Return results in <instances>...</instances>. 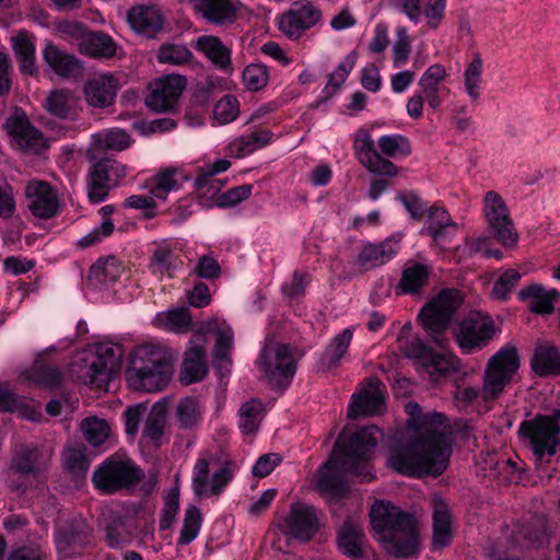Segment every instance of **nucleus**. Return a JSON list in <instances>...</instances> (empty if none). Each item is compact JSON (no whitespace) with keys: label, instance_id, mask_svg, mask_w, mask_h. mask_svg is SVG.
<instances>
[{"label":"nucleus","instance_id":"09e8293b","mask_svg":"<svg viewBox=\"0 0 560 560\" xmlns=\"http://www.w3.org/2000/svg\"><path fill=\"white\" fill-rule=\"evenodd\" d=\"M165 425V407L163 405L155 404L144 422L142 435L149 442L159 445L164 435Z\"/></svg>","mask_w":560,"mask_h":560},{"label":"nucleus","instance_id":"f03ea898","mask_svg":"<svg viewBox=\"0 0 560 560\" xmlns=\"http://www.w3.org/2000/svg\"><path fill=\"white\" fill-rule=\"evenodd\" d=\"M382 435L376 425L361 428L352 434L341 433L328 462L319 469L317 488L320 492L339 498L347 492L345 474H353L370 481L371 454Z\"/></svg>","mask_w":560,"mask_h":560},{"label":"nucleus","instance_id":"f257e3e1","mask_svg":"<svg viewBox=\"0 0 560 560\" xmlns=\"http://www.w3.org/2000/svg\"><path fill=\"white\" fill-rule=\"evenodd\" d=\"M409 440L390 450L387 465L395 471L409 476L441 475L447 467L451 444L445 433V416L440 412L422 413L418 402H409Z\"/></svg>","mask_w":560,"mask_h":560},{"label":"nucleus","instance_id":"37998d69","mask_svg":"<svg viewBox=\"0 0 560 560\" xmlns=\"http://www.w3.org/2000/svg\"><path fill=\"white\" fill-rule=\"evenodd\" d=\"M192 324L189 311L185 307L158 313L154 325L173 332H186Z\"/></svg>","mask_w":560,"mask_h":560},{"label":"nucleus","instance_id":"0eeeda50","mask_svg":"<svg viewBox=\"0 0 560 560\" xmlns=\"http://www.w3.org/2000/svg\"><path fill=\"white\" fill-rule=\"evenodd\" d=\"M462 302L463 296L458 290L445 289L421 308L419 322L436 346L444 348L448 345L445 332Z\"/></svg>","mask_w":560,"mask_h":560},{"label":"nucleus","instance_id":"2f4dec72","mask_svg":"<svg viewBox=\"0 0 560 560\" xmlns=\"http://www.w3.org/2000/svg\"><path fill=\"white\" fill-rule=\"evenodd\" d=\"M533 371L539 376L560 374V353L550 343H538L530 360Z\"/></svg>","mask_w":560,"mask_h":560},{"label":"nucleus","instance_id":"20e7f679","mask_svg":"<svg viewBox=\"0 0 560 560\" xmlns=\"http://www.w3.org/2000/svg\"><path fill=\"white\" fill-rule=\"evenodd\" d=\"M521 365L516 347L508 345L491 355L482 375V387L456 386L453 397L462 406L474 402L479 396L488 404L497 400L511 384Z\"/></svg>","mask_w":560,"mask_h":560},{"label":"nucleus","instance_id":"bf43d9fd","mask_svg":"<svg viewBox=\"0 0 560 560\" xmlns=\"http://www.w3.org/2000/svg\"><path fill=\"white\" fill-rule=\"evenodd\" d=\"M202 516L197 506H189L185 512L184 524L179 533L178 545L190 544L198 535Z\"/></svg>","mask_w":560,"mask_h":560},{"label":"nucleus","instance_id":"5fc2aeb1","mask_svg":"<svg viewBox=\"0 0 560 560\" xmlns=\"http://www.w3.org/2000/svg\"><path fill=\"white\" fill-rule=\"evenodd\" d=\"M156 58L161 63L183 66L192 59V54L185 45L165 43L160 47Z\"/></svg>","mask_w":560,"mask_h":560},{"label":"nucleus","instance_id":"864d4df0","mask_svg":"<svg viewBox=\"0 0 560 560\" xmlns=\"http://www.w3.org/2000/svg\"><path fill=\"white\" fill-rule=\"evenodd\" d=\"M62 462L65 468L75 476L85 475L90 467L83 445L67 447L62 453Z\"/></svg>","mask_w":560,"mask_h":560},{"label":"nucleus","instance_id":"13d9d810","mask_svg":"<svg viewBox=\"0 0 560 560\" xmlns=\"http://www.w3.org/2000/svg\"><path fill=\"white\" fill-rule=\"evenodd\" d=\"M175 254L167 245H159L152 253L150 269L154 275H171L175 268Z\"/></svg>","mask_w":560,"mask_h":560},{"label":"nucleus","instance_id":"6ab92c4d","mask_svg":"<svg viewBox=\"0 0 560 560\" xmlns=\"http://www.w3.org/2000/svg\"><path fill=\"white\" fill-rule=\"evenodd\" d=\"M319 529L317 512L314 506L298 502L291 505L290 513L283 520V533L300 541H308Z\"/></svg>","mask_w":560,"mask_h":560},{"label":"nucleus","instance_id":"f3484780","mask_svg":"<svg viewBox=\"0 0 560 560\" xmlns=\"http://www.w3.org/2000/svg\"><path fill=\"white\" fill-rule=\"evenodd\" d=\"M353 151L361 165L369 172L388 177L397 175V167L375 150L369 130L364 128L357 130L353 138Z\"/></svg>","mask_w":560,"mask_h":560},{"label":"nucleus","instance_id":"4c0bfd02","mask_svg":"<svg viewBox=\"0 0 560 560\" xmlns=\"http://www.w3.org/2000/svg\"><path fill=\"white\" fill-rule=\"evenodd\" d=\"M271 138L272 132L269 130H255L235 138L228 145V151L230 155L241 159L268 144Z\"/></svg>","mask_w":560,"mask_h":560},{"label":"nucleus","instance_id":"69168bd1","mask_svg":"<svg viewBox=\"0 0 560 560\" xmlns=\"http://www.w3.org/2000/svg\"><path fill=\"white\" fill-rule=\"evenodd\" d=\"M358 54L355 50L349 52L338 67L330 73L326 89L331 88L332 91L338 90L347 80L349 73L355 66Z\"/></svg>","mask_w":560,"mask_h":560},{"label":"nucleus","instance_id":"9d476101","mask_svg":"<svg viewBox=\"0 0 560 560\" xmlns=\"http://www.w3.org/2000/svg\"><path fill=\"white\" fill-rule=\"evenodd\" d=\"M497 334L491 316L471 312L455 328L454 338L464 354H472L486 348Z\"/></svg>","mask_w":560,"mask_h":560},{"label":"nucleus","instance_id":"ddd939ff","mask_svg":"<svg viewBox=\"0 0 560 560\" xmlns=\"http://www.w3.org/2000/svg\"><path fill=\"white\" fill-rule=\"evenodd\" d=\"M482 212L489 231L503 246L514 245L518 234L510 217L509 208L503 198L494 190L483 197Z\"/></svg>","mask_w":560,"mask_h":560},{"label":"nucleus","instance_id":"dca6fc26","mask_svg":"<svg viewBox=\"0 0 560 560\" xmlns=\"http://www.w3.org/2000/svg\"><path fill=\"white\" fill-rule=\"evenodd\" d=\"M186 84V78L180 74H167L154 80L150 84L151 91L145 97V105L158 113L173 110Z\"/></svg>","mask_w":560,"mask_h":560},{"label":"nucleus","instance_id":"393cba45","mask_svg":"<svg viewBox=\"0 0 560 560\" xmlns=\"http://www.w3.org/2000/svg\"><path fill=\"white\" fill-rule=\"evenodd\" d=\"M399 249L397 241L387 238L378 244H366L355 258L360 271H369L388 262Z\"/></svg>","mask_w":560,"mask_h":560},{"label":"nucleus","instance_id":"58836bf2","mask_svg":"<svg viewBox=\"0 0 560 560\" xmlns=\"http://www.w3.org/2000/svg\"><path fill=\"white\" fill-rule=\"evenodd\" d=\"M430 270L427 265L410 261L406 265L397 290L404 294L419 293L428 283Z\"/></svg>","mask_w":560,"mask_h":560},{"label":"nucleus","instance_id":"aec40b11","mask_svg":"<svg viewBox=\"0 0 560 560\" xmlns=\"http://www.w3.org/2000/svg\"><path fill=\"white\" fill-rule=\"evenodd\" d=\"M384 405L382 382L376 377H370L360 392L352 395L348 417L378 415L383 411Z\"/></svg>","mask_w":560,"mask_h":560},{"label":"nucleus","instance_id":"e433bc0d","mask_svg":"<svg viewBox=\"0 0 560 560\" xmlns=\"http://www.w3.org/2000/svg\"><path fill=\"white\" fill-rule=\"evenodd\" d=\"M462 368L460 360L451 352L433 353L423 361L420 371L429 374L432 381H439L441 377L447 376L453 372H458Z\"/></svg>","mask_w":560,"mask_h":560},{"label":"nucleus","instance_id":"cd10ccee","mask_svg":"<svg viewBox=\"0 0 560 560\" xmlns=\"http://www.w3.org/2000/svg\"><path fill=\"white\" fill-rule=\"evenodd\" d=\"M433 509V546L443 549L452 540V517L450 508L443 498L435 495L432 499Z\"/></svg>","mask_w":560,"mask_h":560},{"label":"nucleus","instance_id":"7ed1b4c3","mask_svg":"<svg viewBox=\"0 0 560 560\" xmlns=\"http://www.w3.org/2000/svg\"><path fill=\"white\" fill-rule=\"evenodd\" d=\"M371 525L383 549L396 558H412L419 553L417 520L388 501L372 505Z\"/></svg>","mask_w":560,"mask_h":560},{"label":"nucleus","instance_id":"a878e982","mask_svg":"<svg viewBox=\"0 0 560 560\" xmlns=\"http://www.w3.org/2000/svg\"><path fill=\"white\" fill-rule=\"evenodd\" d=\"M127 21L135 32L147 37H153L164 25L162 12L155 5L132 7L127 13Z\"/></svg>","mask_w":560,"mask_h":560},{"label":"nucleus","instance_id":"c9c22d12","mask_svg":"<svg viewBox=\"0 0 560 560\" xmlns=\"http://www.w3.org/2000/svg\"><path fill=\"white\" fill-rule=\"evenodd\" d=\"M79 49L93 58H110L116 54L117 46L109 35L94 32L82 37Z\"/></svg>","mask_w":560,"mask_h":560},{"label":"nucleus","instance_id":"de8ad7c7","mask_svg":"<svg viewBox=\"0 0 560 560\" xmlns=\"http://www.w3.org/2000/svg\"><path fill=\"white\" fill-rule=\"evenodd\" d=\"M12 47L20 62V69L24 74L36 72L35 46L25 33H19L12 38Z\"/></svg>","mask_w":560,"mask_h":560},{"label":"nucleus","instance_id":"c85d7f7f","mask_svg":"<svg viewBox=\"0 0 560 560\" xmlns=\"http://www.w3.org/2000/svg\"><path fill=\"white\" fill-rule=\"evenodd\" d=\"M187 177L179 167H165L153 175L149 182V192L155 199L165 201L171 191L177 190Z\"/></svg>","mask_w":560,"mask_h":560},{"label":"nucleus","instance_id":"ea45409f","mask_svg":"<svg viewBox=\"0 0 560 560\" xmlns=\"http://www.w3.org/2000/svg\"><path fill=\"white\" fill-rule=\"evenodd\" d=\"M0 410L19 413L22 418L36 421L40 412L33 401L15 396L7 386L0 385Z\"/></svg>","mask_w":560,"mask_h":560},{"label":"nucleus","instance_id":"774afa93","mask_svg":"<svg viewBox=\"0 0 560 560\" xmlns=\"http://www.w3.org/2000/svg\"><path fill=\"white\" fill-rule=\"evenodd\" d=\"M522 534L533 545L542 546L548 542L547 523L540 517L533 518L526 524L522 528Z\"/></svg>","mask_w":560,"mask_h":560},{"label":"nucleus","instance_id":"f8f14e48","mask_svg":"<svg viewBox=\"0 0 560 560\" xmlns=\"http://www.w3.org/2000/svg\"><path fill=\"white\" fill-rule=\"evenodd\" d=\"M126 176V166L117 160L103 158L89 170L86 188L92 203L103 202L109 190L117 187Z\"/></svg>","mask_w":560,"mask_h":560},{"label":"nucleus","instance_id":"f704fd0d","mask_svg":"<svg viewBox=\"0 0 560 560\" xmlns=\"http://www.w3.org/2000/svg\"><path fill=\"white\" fill-rule=\"evenodd\" d=\"M201 419L202 408L195 397H183L174 407V422L182 430H194Z\"/></svg>","mask_w":560,"mask_h":560},{"label":"nucleus","instance_id":"a18cd8bd","mask_svg":"<svg viewBox=\"0 0 560 560\" xmlns=\"http://www.w3.org/2000/svg\"><path fill=\"white\" fill-rule=\"evenodd\" d=\"M479 466L488 478L504 476L505 479L511 480L516 471V463L510 458H502L497 453H487L481 457Z\"/></svg>","mask_w":560,"mask_h":560},{"label":"nucleus","instance_id":"8fccbe9b","mask_svg":"<svg viewBox=\"0 0 560 560\" xmlns=\"http://www.w3.org/2000/svg\"><path fill=\"white\" fill-rule=\"evenodd\" d=\"M80 430L88 443L94 447L104 444L110 433L108 422L97 417L83 419L80 424Z\"/></svg>","mask_w":560,"mask_h":560},{"label":"nucleus","instance_id":"c03bdc74","mask_svg":"<svg viewBox=\"0 0 560 560\" xmlns=\"http://www.w3.org/2000/svg\"><path fill=\"white\" fill-rule=\"evenodd\" d=\"M363 532L361 526L353 522H346L338 533L339 549L353 558L362 555Z\"/></svg>","mask_w":560,"mask_h":560},{"label":"nucleus","instance_id":"1a4fd4ad","mask_svg":"<svg viewBox=\"0 0 560 560\" xmlns=\"http://www.w3.org/2000/svg\"><path fill=\"white\" fill-rule=\"evenodd\" d=\"M257 366L270 386L277 389L287 388L296 371V362L291 348L273 339L266 341Z\"/></svg>","mask_w":560,"mask_h":560},{"label":"nucleus","instance_id":"b1692460","mask_svg":"<svg viewBox=\"0 0 560 560\" xmlns=\"http://www.w3.org/2000/svg\"><path fill=\"white\" fill-rule=\"evenodd\" d=\"M196 12L209 24L225 26L237 18V3L234 0H195Z\"/></svg>","mask_w":560,"mask_h":560},{"label":"nucleus","instance_id":"79ce46f5","mask_svg":"<svg viewBox=\"0 0 560 560\" xmlns=\"http://www.w3.org/2000/svg\"><path fill=\"white\" fill-rule=\"evenodd\" d=\"M520 299L530 300L529 308L537 314H549L553 311V299L558 296L556 290L546 292L542 287L532 284L518 292Z\"/></svg>","mask_w":560,"mask_h":560},{"label":"nucleus","instance_id":"49530a36","mask_svg":"<svg viewBox=\"0 0 560 560\" xmlns=\"http://www.w3.org/2000/svg\"><path fill=\"white\" fill-rule=\"evenodd\" d=\"M352 336V330L347 328L332 338L320 358L324 368L331 369L339 364L348 351Z\"/></svg>","mask_w":560,"mask_h":560},{"label":"nucleus","instance_id":"39448f33","mask_svg":"<svg viewBox=\"0 0 560 560\" xmlns=\"http://www.w3.org/2000/svg\"><path fill=\"white\" fill-rule=\"evenodd\" d=\"M172 375L173 365L167 352L153 345L136 348L126 371L131 388L149 393L163 390Z\"/></svg>","mask_w":560,"mask_h":560},{"label":"nucleus","instance_id":"bb28decb","mask_svg":"<svg viewBox=\"0 0 560 560\" xmlns=\"http://www.w3.org/2000/svg\"><path fill=\"white\" fill-rule=\"evenodd\" d=\"M195 48L219 70L232 72V50L218 36L202 35L195 40Z\"/></svg>","mask_w":560,"mask_h":560},{"label":"nucleus","instance_id":"0e129e2a","mask_svg":"<svg viewBox=\"0 0 560 560\" xmlns=\"http://www.w3.org/2000/svg\"><path fill=\"white\" fill-rule=\"evenodd\" d=\"M240 114V103L234 95L222 96L213 107V118L220 124L232 122Z\"/></svg>","mask_w":560,"mask_h":560},{"label":"nucleus","instance_id":"72a5a7b5","mask_svg":"<svg viewBox=\"0 0 560 560\" xmlns=\"http://www.w3.org/2000/svg\"><path fill=\"white\" fill-rule=\"evenodd\" d=\"M427 232L435 243H444L448 235L457 231V224L453 221L450 213L439 207H431L428 210Z\"/></svg>","mask_w":560,"mask_h":560},{"label":"nucleus","instance_id":"423d86ee","mask_svg":"<svg viewBox=\"0 0 560 560\" xmlns=\"http://www.w3.org/2000/svg\"><path fill=\"white\" fill-rule=\"evenodd\" d=\"M122 349L113 343H98L84 354L78 366V378L96 389H105L120 371Z\"/></svg>","mask_w":560,"mask_h":560},{"label":"nucleus","instance_id":"2eb2a0df","mask_svg":"<svg viewBox=\"0 0 560 560\" xmlns=\"http://www.w3.org/2000/svg\"><path fill=\"white\" fill-rule=\"evenodd\" d=\"M233 478L229 464L210 474V459L198 458L192 469V490L198 498L218 497Z\"/></svg>","mask_w":560,"mask_h":560},{"label":"nucleus","instance_id":"412c9836","mask_svg":"<svg viewBox=\"0 0 560 560\" xmlns=\"http://www.w3.org/2000/svg\"><path fill=\"white\" fill-rule=\"evenodd\" d=\"M30 211L38 218L48 219L58 211V197L49 183L32 179L25 187Z\"/></svg>","mask_w":560,"mask_h":560},{"label":"nucleus","instance_id":"473e14b6","mask_svg":"<svg viewBox=\"0 0 560 560\" xmlns=\"http://www.w3.org/2000/svg\"><path fill=\"white\" fill-rule=\"evenodd\" d=\"M43 56L47 65L60 77H77L82 70L80 61L73 55L54 45H47Z\"/></svg>","mask_w":560,"mask_h":560},{"label":"nucleus","instance_id":"6e6d98bb","mask_svg":"<svg viewBox=\"0 0 560 560\" xmlns=\"http://www.w3.org/2000/svg\"><path fill=\"white\" fill-rule=\"evenodd\" d=\"M96 147L100 149H108L122 151L130 144L129 135L122 129H109L93 136Z\"/></svg>","mask_w":560,"mask_h":560},{"label":"nucleus","instance_id":"680f3d73","mask_svg":"<svg viewBox=\"0 0 560 560\" xmlns=\"http://www.w3.org/2000/svg\"><path fill=\"white\" fill-rule=\"evenodd\" d=\"M230 166V161L221 159L200 168L198 176L195 179L196 189H203L208 183L213 184L215 189H221L222 184L219 179H215L214 176L219 173L225 172Z\"/></svg>","mask_w":560,"mask_h":560},{"label":"nucleus","instance_id":"3c124183","mask_svg":"<svg viewBox=\"0 0 560 560\" xmlns=\"http://www.w3.org/2000/svg\"><path fill=\"white\" fill-rule=\"evenodd\" d=\"M483 71V62L480 55L476 54L464 72L465 91L472 103L480 100V84Z\"/></svg>","mask_w":560,"mask_h":560},{"label":"nucleus","instance_id":"c756f323","mask_svg":"<svg viewBox=\"0 0 560 560\" xmlns=\"http://www.w3.org/2000/svg\"><path fill=\"white\" fill-rule=\"evenodd\" d=\"M207 373L206 349L202 345H192L185 353L180 368V381L192 384L201 381Z\"/></svg>","mask_w":560,"mask_h":560},{"label":"nucleus","instance_id":"4468645a","mask_svg":"<svg viewBox=\"0 0 560 560\" xmlns=\"http://www.w3.org/2000/svg\"><path fill=\"white\" fill-rule=\"evenodd\" d=\"M320 20L322 11L318 7L308 0H300L278 16V27L290 40H298Z\"/></svg>","mask_w":560,"mask_h":560},{"label":"nucleus","instance_id":"4d7b16f0","mask_svg":"<svg viewBox=\"0 0 560 560\" xmlns=\"http://www.w3.org/2000/svg\"><path fill=\"white\" fill-rule=\"evenodd\" d=\"M22 377L26 382L48 387L57 386L61 380V375L56 368L45 365L33 366L23 372Z\"/></svg>","mask_w":560,"mask_h":560},{"label":"nucleus","instance_id":"5701e85b","mask_svg":"<svg viewBox=\"0 0 560 560\" xmlns=\"http://www.w3.org/2000/svg\"><path fill=\"white\" fill-rule=\"evenodd\" d=\"M447 71L441 63L431 65L420 77L418 85L428 105L436 110L443 103V96L450 93L444 85Z\"/></svg>","mask_w":560,"mask_h":560},{"label":"nucleus","instance_id":"338daca9","mask_svg":"<svg viewBox=\"0 0 560 560\" xmlns=\"http://www.w3.org/2000/svg\"><path fill=\"white\" fill-rule=\"evenodd\" d=\"M5 560H48L39 545L30 542L13 546L7 553Z\"/></svg>","mask_w":560,"mask_h":560},{"label":"nucleus","instance_id":"a211bd4d","mask_svg":"<svg viewBox=\"0 0 560 560\" xmlns=\"http://www.w3.org/2000/svg\"><path fill=\"white\" fill-rule=\"evenodd\" d=\"M5 128L15 144L26 153L39 154L47 147L46 138L32 126L24 112L15 110L8 117Z\"/></svg>","mask_w":560,"mask_h":560},{"label":"nucleus","instance_id":"6e6552de","mask_svg":"<svg viewBox=\"0 0 560 560\" xmlns=\"http://www.w3.org/2000/svg\"><path fill=\"white\" fill-rule=\"evenodd\" d=\"M518 434L536 460L541 464L546 457L549 458L557 453L560 444V410L551 416L539 415L523 421Z\"/></svg>","mask_w":560,"mask_h":560},{"label":"nucleus","instance_id":"9b49d317","mask_svg":"<svg viewBox=\"0 0 560 560\" xmlns=\"http://www.w3.org/2000/svg\"><path fill=\"white\" fill-rule=\"evenodd\" d=\"M141 470L130 460L110 457L93 472L92 481L104 493L127 489L139 481Z\"/></svg>","mask_w":560,"mask_h":560},{"label":"nucleus","instance_id":"052dcab7","mask_svg":"<svg viewBox=\"0 0 560 560\" xmlns=\"http://www.w3.org/2000/svg\"><path fill=\"white\" fill-rule=\"evenodd\" d=\"M381 152L389 158L406 156L411 152L408 139L401 135H386L378 139Z\"/></svg>","mask_w":560,"mask_h":560},{"label":"nucleus","instance_id":"7c9ffc66","mask_svg":"<svg viewBox=\"0 0 560 560\" xmlns=\"http://www.w3.org/2000/svg\"><path fill=\"white\" fill-rule=\"evenodd\" d=\"M49 456V451H43L37 446L23 445L12 460V475H30L44 466Z\"/></svg>","mask_w":560,"mask_h":560},{"label":"nucleus","instance_id":"4be33fe9","mask_svg":"<svg viewBox=\"0 0 560 560\" xmlns=\"http://www.w3.org/2000/svg\"><path fill=\"white\" fill-rule=\"evenodd\" d=\"M119 88V80L114 74L102 73L89 79L83 91L90 105L103 108L114 103Z\"/></svg>","mask_w":560,"mask_h":560},{"label":"nucleus","instance_id":"603ef678","mask_svg":"<svg viewBox=\"0 0 560 560\" xmlns=\"http://www.w3.org/2000/svg\"><path fill=\"white\" fill-rule=\"evenodd\" d=\"M217 336L214 347V363L219 366H226L231 364L230 353L233 348L234 334L230 326H217L213 328Z\"/></svg>","mask_w":560,"mask_h":560},{"label":"nucleus","instance_id":"a19ab883","mask_svg":"<svg viewBox=\"0 0 560 560\" xmlns=\"http://www.w3.org/2000/svg\"><path fill=\"white\" fill-rule=\"evenodd\" d=\"M238 428L245 435H254L259 430V425L265 417V408L260 400L250 399L245 401L240 410Z\"/></svg>","mask_w":560,"mask_h":560},{"label":"nucleus","instance_id":"e2e57ef3","mask_svg":"<svg viewBox=\"0 0 560 560\" xmlns=\"http://www.w3.org/2000/svg\"><path fill=\"white\" fill-rule=\"evenodd\" d=\"M242 79L248 91L258 92L268 84V69L261 63H250L243 70Z\"/></svg>","mask_w":560,"mask_h":560}]
</instances>
